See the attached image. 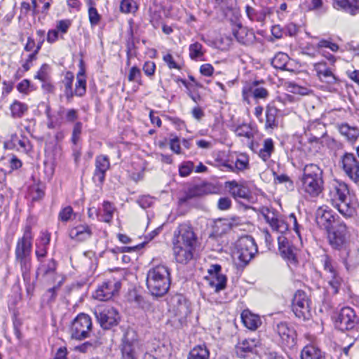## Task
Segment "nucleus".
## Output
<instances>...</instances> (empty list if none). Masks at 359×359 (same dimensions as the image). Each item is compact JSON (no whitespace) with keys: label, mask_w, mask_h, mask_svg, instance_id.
Instances as JSON below:
<instances>
[{"label":"nucleus","mask_w":359,"mask_h":359,"mask_svg":"<svg viewBox=\"0 0 359 359\" xmlns=\"http://www.w3.org/2000/svg\"><path fill=\"white\" fill-rule=\"evenodd\" d=\"M11 116L13 118H20L28 110V106L18 100H15L10 106Z\"/></svg>","instance_id":"nucleus-36"},{"label":"nucleus","mask_w":359,"mask_h":359,"mask_svg":"<svg viewBox=\"0 0 359 359\" xmlns=\"http://www.w3.org/2000/svg\"><path fill=\"white\" fill-rule=\"evenodd\" d=\"M242 95L243 100L249 102V97L252 96L255 99H266L269 96L268 90L260 86V81H254L247 83L243 88Z\"/></svg>","instance_id":"nucleus-18"},{"label":"nucleus","mask_w":359,"mask_h":359,"mask_svg":"<svg viewBox=\"0 0 359 359\" xmlns=\"http://www.w3.org/2000/svg\"><path fill=\"white\" fill-rule=\"evenodd\" d=\"M245 12L247 16L251 21H256L264 25L266 18L273 13V8L270 7H263L261 10L256 11L252 7L246 6Z\"/></svg>","instance_id":"nucleus-22"},{"label":"nucleus","mask_w":359,"mask_h":359,"mask_svg":"<svg viewBox=\"0 0 359 359\" xmlns=\"http://www.w3.org/2000/svg\"><path fill=\"white\" fill-rule=\"evenodd\" d=\"M165 351L164 346L158 347V348L154 349L151 353H146L144 355L143 359H168V355L163 354Z\"/></svg>","instance_id":"nucleus-43"},{"label":"nucleus","mask_w":359,"mask_h":359,"mask_svg":"<svg viewBox=\"0 0 359 359\" xmlns=\"http://www.w3.org/2000/svg\"><path fill=\"white\" fill-rule=\"evenodd\" d=\"M156 66L154 62H146L143 66V71L147 76H152L154 74Z\"/></svg>","instance_id":"nucleus-62"},{"label":"nucleus","mask_w":359,"mask_h":359,"mask_svg":"<svg viewBox=\"0 0 359 359\" xmlns=\"http://www.w3.org/2000/svg\"><path fill=\"white\" fill-rule=\"evenodd\" d=\"M231 201L227 197L220 198L218 201L217 207L219 210H226L231 208Z\"/></svg>","instance_id":"nucleus-60"},{"label":"nucleus","mask_w":359,"mask_h":359,"mask_svg":"<svg viewBox=\"0 0 359 359\" xmlns=\"http://www.w3.org/2000/svg\"><path fill=\"white\" fill-rule=\"evenodd\" d=\"M181 83H182L185 86V87L187 89L189 97L192 99L194 102H195L196 103L201 102V97L198 93L194 91L195 88H194L193 83H187L186 81H183L182 79Z\"/></svg>","instance_id":"nucleus-47"},{"label":"nucleus","mask_w":359,"mask_h":359,"mask_svg":"<svg viewBox=\"0 0 359 359\" xmlns=\"http://www.w3.org/2000/svg\"><path fill=\"white\" fill-rule=\"evenodd\" d=\"M323 55L331 61L332 64L335 62L334 56L332 55L327 56L323 54ZM313 67L318 78L322 82L327 83L328 84H335L338 81V79L334 74L333 65L330 66L326 62L322 61L315 63Z\"/></svg>","instance_id":"nucleus-12"},{"label":"nucleus","mask_w":359,"mask_h":359,"mask_svg":"<svg viewBox=\"0 0 359 359\" xmlns=\"http://www.w3.org/2000/svg\"><path fill=\"white\" fill-rule=\"evenodd\" d=\"M121 283L115 279H109L102 283L93 294V297L99 301H108L117 294Z\"/></svg>","instance_id":"nucleus-15"},{"label":"nucleus","mask_w":359,"mask_h":359,"mask_svg":"<svg viewBox=\"0 0 359 359\" xmlns=\"http://www.w3.org/2000/svg\"><path fill=\"white\" fill-rule=\"evenodd\" d=\"M33 236L31 226H27L22 238H18L15 250V260L20 264L24 280L29 278L31 269V252Z\"/></svg>","instance_id":"nucleus-4"},{"label":"nucleus","mask_w":359,"mask_h":359,"mask_svg":"<svg viewBox=\"0 0 359 359\" xmlns=\"http://www.w3.org/2000/svg\"><path fill=\"white\" fill-rule=\"evenodd\" d=\"M216 192V187H214L212 184L210 183H204L201 185L195 186L193 188L189 189V194L184 201L187 198H190L194 196H198L202 194H213Z\"/></svg>","instance_id":"nucleus-28"},{"label":"nucleus","mask_w":359,"mask_h":359,"mask_svg":"<svg viewBox=\"0 0 359 359\" xmlns=\"http://www.w3.org/2000/svg\"><path fill=\"white\" fill-rule=\"evenodd\" d=\"M224 166L233 172L236 170L238 172L243 171L248 169L249 168V159L247 156L241 155L238 158H237L233 165L226 164Z\"/></svg>","instance_id":"nucleus-37"},{"label":"nucleus","mask_w":359,"mask_h":359,"mask_svg":"<svg viewBox=\"0 0 359 359\" xmlns=\"http://www.w3.org/2000/svg\"><path fill=\"white\" fill-rule=\"evenodd\" d=\"M194 165L191 161H184L181 163V177L189 175L194 170Z\"/></svg>","instance_id":"nucleus-52"},{"label":"nucleus","mask_w":359,"mask_h":359,"mask_svg":"<svg viewBox=\"0 0 359 359\" xmlns=\"http://www.w3.org/2000/svg\"><path fill=\"white\" fill-rule=\"evenodd\" d=\"M209 351L205 346L199 345L192 348L187 359H208Z\"/></svg>","instance_id":"nucleus-38"},{"label":"nucleus","mask_w":359,"mask_h":359,"mask_svg":"<svg viewBox=\"0 0 359 359\" xmlns=\"http://www.w3.org/2000/svg\"><path fill=\"white\" fill-rule=\"evenodd\" d=\"M283 346L292 347L295 344V331L285 322L278 323L274 328Z\"/></svg>","instance_id":"nucleus-20"},{"label":"nucleus","mask_w":359,"mask_h":359,"mask_svg":"<svg viewBox=\"0 0 359 359\" xmlns=\"http://www.w3.org/2000/svg\"><path fill=\"white\" fill-rule=\"evenodd\" d=\"M359 323V318L355 311L349 306L343 307L336 321L337 326L342 331L351 330Z\"/></svg>","instance_id":"nucleus-14"},{"label":"nucleus","mask_w":359,"mask_h":359,"mask_svg":"<svg viewBox=\"0 0 359 359\" xmlns=\"http://www.w3.org/2000/svg\"><path fill=\"white\" fill-rule=\"evenodd\" d=\"M257 252V245L251 236H245L238 239L236 255L244 265H246L252 259Z\"/></svg>","instance_id":"nucleus-8"},{"label":"nucleus","mask_w":359,"mask_h":359,"mask_svg":"<svg viewBox=\"0 0 359 359\" xmlns=\"http://www.w3.org/2000/svg\"><path fill=\"white\" fill-rule=\"evenodd\" d=\"M71 25L69 20H62L57 22L56 25V30L60 31L62 33L65 34L67 32Z\"/></svg>","instance_id":"nucleus-58"},{"label":"nucleus","mask_w":359,"mask_h":359,"mask_svg":"<svg viewBox=\"0 0 359 359\" xmlns=\"http://www.w3.org/2000/svg\"><path fill=\"white\" fill-rule=\"evenodd\" d=\"M342 168L346 174L355 182L359 181V162L351 153H345L341 157Z\"/></svg>","instance_id":"nucleus-19"},{"label":"nucleus","mask_w":359,"mask_h":359,"mask_svg":"<svg viewBox=\"0 0 359 359\" xmlns=\"http://www.w3.org/2000/svg\"><path fill=\"white\" fill-rule=\"evenodd\" d=\"M141 72L137 67H133L129 72L128 80L130 81H137L140 83Z\"/></svg>","instance_id":"nucleus-57"},{"label":"nucleus","mask_w":359,"mask_h":359,"mask_svg":"<svg viewBox=\"0 0 359 359\" xmlns=\"http://www.w3.org/2000/svg\"><path fill=\"white\" fill-rule=\"evenodd\" d=\"M232 223L228 219H219L215 222L212 235L215 237L222 236L231 230Z\"/></svg>","instance_id":"nucleus-30"},{"label":"nucleus","mask_w":359,"mask_h":359,"mask_svg":"<svg viewBox=\"0 0 359 359\" xmlns=\"http://www.w3.org/2000/svg\"><path fill=\"white\" fill-rule=\"evenodd\" d=\"M146 284L152 296L163 297L168 292L170 285L168 269L161 264L151 268L147 271Z\"/></svg>","instance_id":"nucleus-3"},{"label":"nucleus","mask_w":359,"mask_h":359,"mask_svg":"<svg viewBox=\"0 0 359 359\" xmlns=\"http://www.w3.org/2000/svg\"><path fill=\"white\" fill-rule=\"evenodd\" d=\"M16 88L20 93H23L25 95H27L32 90L31 83L28 79L22 80L17 85Z\"/></svg>","instance_id":"nucleus-53"},{"label":"nucleus","mask_w":359,"mask_h":359,"mask_svg":"<svg viewBox=\"0 0 359 359\" xmlns=\"http://www.w3.org/2000/svg\"><path fill=\"white\" fill-rule=\"evenodd\" d=\"M94 315L100 326L104 330H109L116 325L120 319L119 313L116 309L103 305L95 308Z\"/></svg>","instance_id":"nucleus-7"},{"label":"nucleus","mask_w":359,"mask_h":359,"mask_svg":"<svg viewBox=\"0 0 359 359\" xmlns=\"http://www.w3.org/2000/svg\"><path fill=\"white\" fill-rule=\"evenodd\" d=\"M326 200L346 217H351L355 212L357 202L344 182L332 181L328 186Z\"/></svg>","instance_id":"nucleus-1"},{"label":"nucleus","mask_w":359,"mask_h":359,"mask_svg":"<svg viewBox=\"0 0 359 359\" xmlns=\"http://www.w3.org/2000/svg\"><path fill=\"white\" fill-rule=\"evenodd\" d=\"M281 255L288 259L289 261L293 262L295 260V255L293 252V249L290 245H286V246H282L279 248Z\"/></svg>","instance_id":"nucleus-50"},{"label":"nucleus","mask_w":359,"mask_h":359,"mask_svg":"<svg viewBox=\"0 0 359 359\" xmlns=\"http://www.w3.org/2000/svg\"><path fill=\"white\" fill-rule=\"evenodd\" d=\"M233 35L238 41L244 45L253 43L255 36L252 31L248 30L245 27H239L238 30L233 32Z\"/></svg>","instance_id":"nucleus-29"},{"label":"nucleus","mask_w":359,"mask_h":359,"mask_svg":"<svg viewBox=\"0 0 359 359\" xmlns=\"http://www.w3.org/2000/svg\"><path fill=\"white\" fill-rule=\"evenodd\" d=\"M330 244L336 248H341L346 241L348 230L346 224L337 219L332 230L327 231Z\"/></svg>","instance_id":"nucleus-16"},{"label":"nucleus","mask_w":359,"mask_h":359,"mask_svg":"<svg viewBox=\"0 0 359 359\" xmlns=\"http://www.w3.org/2000/svg\"><path fill=\"white\" fill-rule=\"evenodd\" d=\"M74 81V74L70 72H67L66 73L65 77V95L66 96V98L69 102L72 101V97L75 95L72 90V83Z\"/></svg>","instance_id":"nucleus-39"},{"label":"nucleus","mask_w":359,"mask_h":359,"mask_svg":"<svg viewBox=\"0 0 359 359\" xmlns=\"http://www.w3.org/2000/svg\"><path fill=\"white\" fill-rule=\"evenodd\" d=\"M289 57L283 53H278L271 60V65L276 69H285L288 62Z\"/></svg>","instance_id":"nucleus-40"},{"label":"nucleus","mask_w":359,"mask_h":359,"mask_svg":"<svg viewBox=\"0 0 359 359\" xmlns=\"http://www.w3.org/2000/svg\"><path fill=\"white\" fill-rule=\"evenodd\" d=\"M89 20L92 26L98 24L100 20V15L98 14L97 11L94 7H90L88 9Z\"/></svg>","instance_id":"nucleus-55"},{"label":"nucleus","mask_w":359,"mask_h":359,"mask_svg":"<svg viewBox=\"0 0 359 359\" xmlns=\"http://www.w3.org/2000/svg\"><path fill=\"white\" fill-rule=\"evenodd\" d=\"M72 214V208L71 206H67L60 210L58 217L60 221L66 222L70 219Z\"/></svg>","instance_id":"nucleus-51"},{"label":"nucleus","mask_w":359,"mask_h":359,"mask_svg":"<svg viewBox=\"0 0 359 359\" xmlns=\"http://www.w3.org/2000/svg\"><path fill=\"white\" fill-rule=\"evenodd\" d=\"M203 55L204 51L203 50V46L201 43L196 42L190 45L189 56L191 59L201 60Z\"/></svg>","instance_id":"nucleus-41"},{"label":"nucleus","mask_w":359,"mask_h":359,"mask_svg":"<svg viewBox=\"0 0 359 359\" xmlns=\"http://www.w3.org/2000/svg\"><path fill=\"white\" fill-rule=\"evenodd\" d=\"M69 234L72 239L83 241L90 238L92 231L87 224H80L72 228Z\"/></svg>","instance_id":"nucleus-26"},{"label":"nucleus","mask_w":359,"mask_h":359,"mask_svg":"<svg viewBox=\"0 0 359 359\" xmlns=\"http://www.w3.org/2000/svg\"><path fill=\"white\" fill-rule=\"evenodd\" d=\"M226 278L222 274L215 276V279L211 282V285L215 287V291L219 292L226 287Z\"/></svg>","instance_id":"nucleus-46"},{"label":"nucleus","mask_w":359,"mask_h":359,"mask_svg":"<svg viewBox=\"0 0 359 359\" xmlns=\"http://www.w3.org/2000/svg\"><path fill=\"white\" fill-rule=\"evenodd\" d=\"M56 269V262L53 259L48 261L47 264H41L38 268V273L43 276L53 274Z\"/></svg>","instance_id":"nucleus-42"},{"label":"nucleus","mask_w":359,"mask_h":359,"mask_svg":"<svg viewBox=\"0 0 359 359\" xmlns=\"http://www.w3.org/2000/svg\"><path fill=\"white\" fill-rule=\"evenodd\" d=\"M333 6L351 15L359 13V0H334Z\"/></svg>","instance_id":"nucleus-25"},{"label":"nucleus","mask_w":359,"mask_h":359,"mask_svg":"<svg viewBox=\"0 0 359 359\" xmlns=\"http://www.w3.org/2000/svg\"><path fill=\"white\" fill-rule=\"evenodd\" d=\"M95 164V170L93 179L95 183L101 186L104 182L106 172L110 168V162L107 156L100 155L96 157Z\"/></svg>","instance_id":"nucleus-21"},{"label":"nucleus","mask_w":359,"mask_h":359,"mask_svg":"<svg viewBox=\"0 0 359 359\" xmlns=\"http://www.w3.org/2000/svg\"><path fill=\"white\" fill-rule=\"evenodd\" d=\"M184 231L181 235L182 238V245H181V252L184 250V259L181 260V263H187L193 259L194 252L197 243V239L192 229L188 226H185L181 231Z\"/></svg>","instance_id":"nucleus-13"},{"label":"nucleus","mask_w":359,"mask_h":359,"mask_svg":"<svg viewBox=\"0 0 359 359\" xmlns=\"http://www.w3.org/2000/svg\"><path fill=\"white\" fill-rule=\"evenodd\" d=\"M322 262L325 273V277L332 290V293L336 294L341 285L342 279L339 276L336 264L327 255L322 256Z\"/></svg>","instance_id":"nucleus-9"},{"label":"nucleus","mask_w":359,"mask_h":359,"mask_svg":"<svg viewBox=\"0 0 359 359\" xmlns=\"http://www.w3.org/2000/svg\"><path fill=\"white\" fill-rule=\"evenodd\" d=\"M170 148L176 154H180V140L177 135H170L168 139Z\"/></svg>","instance_id":"nucleus-56"},{"label":"nucleus","mask_w":359,"mask_h":359,"mask_svg":"<svg viewBox=\"0 0 359 359\" xmlns=\"http://www.w3.org/2000/svg\"><path fill=\"white\" fill-rule=\"evenodd\" d=\"M338 129L340 134L350 142H355L359 136V128L355 126H351L348 123L339 125Z\"/></svg>","instance_id":"nucleus-32"},{"label":"nucleus","mask_w":359,"mask_h":359,"mask_svg":"<svg viewBox=\"0 0 359 359\" xmlns=\"http://www.w3.org/2000/svg\"><path fill=\"white\" fill-rule=\"evenodd\" d=\"M274 151V144L271 138H266L263 141L262 148L259 151V156L264 161L269 160Z\"/></svg>","instance_id":"nucleus-35"},{"label":"nucleus","mask_w":359,"mask_h":359,"mask_svg":"<svg viewBox=\"0 0 359 359\" xmlns=\"http://www.w3.org/2000/svg\"><path fill=\"white\" fill-rule=\"evenodd\" d=\"M74 93L76 96H83L86 91V80L85 78L76 79Z\"/></svg>","instance_id":"nucleus-49"},{"label":"nucleus","mask_w":359,"mask_h":359,"mask_svg":"<svg viewBox=\"0 0 359 359\" xmlns=\"http://www.w3.org/2000/svg\"><path fill=\"white\" fill-rule=\"evenodd\" d=\"M163 60L170 69H175L180 70V65L177 62L171 53H165L163 56Z\"/></svg>","instance_id":"nucleus-48"},{"label":"nucleus","mask_w":359,"mask_h":359,"mask_svg":"<svg viewBox=\"0 0 359 359\" xmlns=\"http://www.w3.org/2000/svg\"><path fill=\"white\" fill-rule=\"evenodd\" d=\"M323 170L317 164H306L299 177V190L304 194L318 197L323 191Z\"/></svg>","instance_id":"nucleus-2"},{"label":"nucleus","mask_w":359,"mask_h":359,"mask_svg":"<svg viewBox=\"0 0 359 359\" xmlns=\"http://www.w3.org/2000/svg\"><path fill=\"white\" fill-rule=\"evenodd\" d=\"M301 359H325V357L318 347L314 345H307L301 352Z\"/></svg>","instance_id":"nucleus-33"},{"label":"nucleus","mask_w":359,"mask_h":359,"mask_svg":"<svg viewBox=\"0 0 359 359\" xmlns=\"http://www.w3.org/2000/svg\"><path fill=\"white\" fill-rule=\"evenodd\" d=\"M285 33L290 36H294L298 32L297 25L294 23H289L285 27Z\"/></svg>","instance_id":"nucleus-63"},{"label":"nucleus","mask_w":359,"mask_h":359,"mask_svg":"<svg viewBox=\"0 0 359 359\" xmlns=\"http://www.w3.org/2000/svg\"><path fill=\"white\" fill-rule=\"evenodd\" d=\"M305 133L307 136H310L311 142H318L326 134L325 126L318 121L312 122L308 126Z\"/></svg>","instance_id":"nucleus-24"},{"label":"nucleus","mask_w":359,"mask_h":359,"mask_svg":"<svg viewBox=\"0 0 359 359\" xmlns=\"http://www.w3.org/2000/svg\"><path fill=\"white\" fill-rule=\"evenodd\" d=\"M81 128H82V124L80 122H77L74 126L72 141L74 145H76V143L79 140V135L81 133Z\"/></svg>","instance_id":"nucleus-59"},{"label":"nucleus","mask_w":359,"mask_h":359,"mask_svg":"<svg viewBox=\"0 0 359 359\" xmlns=\"http://www.w3.org/2000/svg\"><path fill=\"white\" fill-rule=\"evenodd\" d=\"M332 212L327 206L319 207L316 212V221L320 228L330 231L337 220Z\"/></svg>","instance_id":"nucleus-17"},{"label":"nucleus","mask_w":359,"mask_h":359,"mask_svg":"<svg viewBox=\"0 0 359 359\" xmlns=\"http://www.w3.org/2000/svg\"><path fill=\"white\" fill-rule=\"evenodd\" d=\"M90 317L86 313L79 314L72 323L69 333L72 339L83 340L90 337L92 331Z\"/></svg>","instance_id":"nucleus-5"},{"label":"nucleus","mask_w":359,"mask_h":359,"mask_svg":"<svg viewBox=\"0 0 359 359\" xmlns=\"http://www.w3.org/2000/svg\"><path fill=\"white\" fill-rule=\"evenodd\" d=\"M236 135L238 137H245L250 139L253 137L251 128L247 124L238 126L235 130Z\"/></svg>","instance_id":"nucleus-44"},{"label":"nucleus","mask_w":359,"mask_h":359,"mask_svg":"<svg viewBox=\"0 0 359 359\" xmlns=\"http://www.w3.org/2000/svg\"><path fill=\"white\" fill-rule=\"evenodd\" d=\"M278 110L273 106L268 105L266 108V129H274L278 126Z\"/></svg>","instance_id":"nucleus-31"},{"label":"nucleus","mask_w":359,"mask_h":359,"mask_svg":"<svg viewBox=\"0 0 359 359\" xmlns=\"http://www.w3.org/2000/svg\"><path fill=\"white\" fill-rule=\"evenodd\" d=\"M48 68V65L47 64H43L38 71L37 74L34 76V79H39L41 81H45L47 79L46 70Z\"/></svg>","instance_id":"nucleus-61"},{"label":"nucleus","mask_w":359,"mask_h":359,"mask_svg":"<svg viewBox=\"0 0 359 359\" xmlns=\"http://www.w3.org/2000/svg\"><path fill=\"white\" fill-rule=\"evenodd\" d=\"M214 71L213 67L210 64H204L201 66V73L206 76H210L212 74Z\"/></svg>","instance_id":"nucleus-64"},{"label":"nucleus","mask_w":359,"mask_h":359,"mask_svg":"<svg viewBox=\"0 0 359 359\" xmlns=\"http://www.w3.org/2000/svg\"><path fill=\"white\" fill-rule=\"evenodd\" d=\"M137 9L136 3L133 0H123L121 2L120 10L123 13H134Z\"/></svg>","instance_id":"nucleus-45"},{"label":"nucleus","mask_w":359,"mask_h":359,"mask_svg":"<svg viewBox=\"0 0 359 359\" xmlns=\"http://www.w3.org/2000/svg\"><path fill=\"white\" fill-rule=\"evenodd\" d=\"M259 344V340L257 338L245 339L236 346V353L240 358H245L247 353H252Z\"/></svg>","instance_id":"nucleus-23"},{"label":"nucleus","mask_w":359,"mask_h":359,"mask_svg":"<svg viewBox=\"0 0 359 359\" xmlns=\"http://www.w3.org/2000/svg\"><path fill=\"white\" fill-rule=\"evenodd\" d=\"M259 212L273 231L284 233L288 230L287 222L276 210L262 207L259 209Z\"/></svg>","instance_id":"nucleus-10"},{"label":"nucleus","mask_w":359,"mask_h":359,"mask_svg":"<svg viewBox=\"0 0 359 359\" xmlns=\"http://www.w3.org/2000/svg\"><path fill=\"white\" fill-rule=\"evenodd\" d=\"M241 318L245 326L250 330H256L261 324L259 316L250 313L248 311H244L242 313Z\"/></svg>","instance_id":"nucleus-34"},{"label":"nucleus","mask_w":359,"mask_h":359,"mask_svg":"<svg viewBox=\"0 0 359 359\" xmlns=\"http://www.w3.org/2000/svg\"><path fill=\"white\" fill-rule=\"evenodd\" d=\"M179 236H180V229H177L174 232V236L172 238V250L176 260L177 261V257L180 255V246H179Z\"/></svg>","instance_id":"nucleus-54"},{"label":"nucleus","mask_w":359,"mask_h":359,"mask_svg":"<svg viewBox=\"0 0 359 359\" xmlns=\"http://www.w3.org/2000/svg\"><path fill=\"white\" fill-rule=\"evenodd\" d=\"M225 187L234 198H247L249 196L248 189L236 181L226 182Z\"/></svg>","instance_id":"nucleus-27"},{"label":"nucleus","mask_w":359,"mask_h":359,"mask_svg":"<svg viewBox=\"0 0 359 359\" xmlns=\"http://www.w3.org/2000/svg\"><path fill=\"white\" fill-rule=\"evenodd\" d=\"M311 300L306 293L301 290H297L292 301V310L295 316L303 320L310 318Z\"/></svg>","instance_id":"nucleus-6"},{"label":"nucleus","mask_w":359,"mask_h":359,"mask_svg":"<svg viewBox=\"0 0 359 359\" xmlns=\"http://www.w3.org/2000/svg\"><path fill=\"white\" fill-rule=\"evenodd\" d=\"M121 359H137V334L131 328H127L122 337Z\"/></svg>","instance_id":"nucleus-11"}]
</instances>
